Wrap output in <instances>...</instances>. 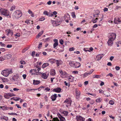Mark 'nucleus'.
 <instances>
[{
    "label": "nucleus",
    "instance_id": "nucleus-32",
    "mask_svg": "<svg viewBox=\"0 0 121 121\" xmlns=\"http://www.w3.org/2000/svg\"><path fill=\"white\" fill-rule=\"evenodd\" d=\"M50 74L51 75H54L55 74V70L53 69L51 71Z\"/></svg>",
    "mask_w": 121,
    "mask_h": 121
},
{
    "label": "nucleus",
    "instance_id": "nucleus-23",
    "mask_svg": "<svg viewBox=\"0 0 121 121\" xmlns=\"http://www.w3.org/2000/svg\"><path fill=\"white\" fill-rule=\"evenodd\" d=\"M43 31H42L39 33L38 34V35L36 37L37 38H38L40 37L43 34Z\"/></svg>",
    "mask_w": 121,
    "mask_h": 121
},
{
    "label": "nucleus",
    "instance_id": "nucleus-38",
    "mask_svg": "<svg viewBox=\"0 0 121 121\" xmlns=\"http://www.w3.org/2000/svg\"><path fill=\"white\" fill-rule=\"evenodd\" d=\"M69 64L72 67L73 66V65H74V62L73 61H70L69 62Z\"/></svg>",
    "mask_w": 121,
    "mask_h": 121
},
{
    "label": "nucleus",
    "instance_id": "nucleus-35",
    "mask_svg": "<svg viewBox=\"0 0 121 121\" xmlns=\"http://www.w3.org/2000/svg\"><path fill=\"white\" fill-rule=\"evenodd\" d=\"M55 120L56 121H60L58 119L57 117H55L54 118L52 121L50 120L49 121H54V120Z\"/></svg>",
    "mask_w": 121,
    "mask_h": 121
},
{
    "label": "nucleus",
    "instance_id": "nucleus-52",
    "mask_svg": "<svg viewBox=\"0 0 121 121\" xmlns=\"http://www.w3.org/2000/svg\"><path fill=\"white\" fill-rule=\"evenodd\" d=\"M59 72H60V74H61V75L62 76L63 75L64 73V72H63L62 70H59Z\"/></svg>",
    "mask_w": 121,
    "mask_h": 121
},
{
    "label": "nucleus",
    "instance_id": "nucleus-41",
    "mask_svg": "<svg viewBox=\"0 0 121 121\" xmlns=\"http://www.w3.org/2000/svg\"><path fill=\"white\" fill-rule=\"evenodd\" d=\"M8 94L9 95V97L12 96H15V95H14L13 93H8Z\"/></svg>",
    "mask_w": 121,
    "mask_h": 121
},
{
    "label": "nucleus",
    "instance_id": "nucleus-14",
    "mask_svg": "<svg viewBox=\"0 0 121 121\" xmlns=\"http://www.w3.org/2000/svg\"><path fill=\"white\" fill-rule=\"evenodd\" d=\"M57 97V95L56 94H55L51 96V98L52 101H54L56 100Z\"/></svg>",
    "mask_w": 121,
    "mask_h": 121
},
{
    "label": "nucleus",
    "instance_id": "nucleus-44",
    "mask_svg": "<svg viewBox=\"0 0 121 121\" xmlns=\"http://www.w3.org/2000/svg\"><path fill=\"white\" fill-rule=\"evenodd\" d=\"M1 118L4 119L6 121H7L8 120V118L7 117H1Z\"/></svg>",
    "mask_w": 121,
    "mask_h": 121
},
{
    "label": "nucleus",
    "instance_id": "nucleus-10",
    "mask_svg": "<svg viewBox=\"0 0 121 121\" xmlns=\"http://www.w3.org/2000/svg\"><path fill=\"white\" fill-rule=\"evenodd\" d=\"M103 56L104 55L103 54H99L96 56V59L98 60H99L102 58Z\"/></svg>",
    "mask_w": 121,
    "mask_h": 121
},
{
    "label": "nucleus",
    "instance_id": "nucleus-49",
    "mask_svg": "<svg viewBox=\"0 0 121 121\" xmlns=\"http://www.w3.org/2000/svg\"><path fill=\"white\" fill-rule=\"evenodd\" d=\"M91 22H93V23H95L97 22V21L94 18H93L91 20Z\"/></svg>",
    "mask_w": 121,
    "mask_h": 121
},
{
    "label": "nucleus",
    "instance_id": "nucleus-36",
    "mask_svg": "<svg viewBox=\"0 0 121 121\" xmlns=\"http://www.w3.org/2000/svg\"><path fill=\"white\" fill-rule=\"evenodd\" d=\"M89 75L90 74L88 73H86L84 74L83 78H85Z\"/></svg>",
    "mask_w": 121,
    "mask_h": 121
},
{
    "label": "nucleus",
    "instance_id": "nucleus-4",
    "mask_svg": "<svg viewBox=\"0 0 121 121\" xmlns=\"http://www.w3.org/2000/svg\"><path fill=\"white\" fill-rule=\"evenodd\" d=\"M2 14L5 16L9 15V12L8 11L4 9L2 10L1 12Z\"/></svg>",
    "mask_w": 121,
    "mask_h": 121
},
{
    "label": "nucleus",
    "instance_id": "nucleus-59",
    "mask_svg": "<svg viewBox=\"0 0 121 121\" xmlns=\"http://www.w3.org/2000/svg\"><path fill=\"white\" fill-rule=\"evenodd\" d=\"M8 114L10 115H17V114L15 113H9Z\"/></svg>",
    "mask_w": 121,
    "mask_h": 121
},
{
    "label": "nucleus",
    "instance_id": "nucleus-17",
    "mask_svg": "<svg viewBox=\"0 0 121 121\" xmlns=\"http://www.w3.org/2000/svg\"><path fill=\"white\" fill-rule=\"evenodd\" d=\"M64 103H67L68 105H71V102L70 99H67L64 101Z\"/></svg>",
    "mask_w": 121,
    "mask_h": 121
},
{
    "label": "nucleus",
    "instance_id": "nucleus-61",
    "mask_svg": "<svg viewBox=\"0 0 121 121\" xmlns=\"http://www.w3.org/2000/svg\"><path fill=\"white\" fill-rule=\"evenodd\" d=\"M60 43L62 45L64 43L62 39H61L60 40Z\"/></svg>",
    "mask_w": 121,
    "mask_h": 121
},
{
    "label": "nucleus",
    "instance_id": "nucleus-30",
    "mask_svg": "<svg viewBox=\"0 0 121 121\" xmlns=\"http://www.w3.org/2000/svg\"><path fill=\"white\" fill-rule=\"evenodd\" d=\"M0 108H2V109L3 110H7V107L5 106H0Z\"/></svg>",
    "mask_w": 121,
    "mask_h": 121
},
{
    "label": "nucleus",
    "instance_id": "nucleus-2",
    "mask_svg": "<svg viewBox=\"0 0 121 121\" xmlns=\"http://www.w3.org/2000/svg\"><path fill=\"white\" fill-rule=\"evenodd\" d=\"M13 73L12 70L9 69H5L2 71L1 73V74L5 77H7L9 74Z\"/></svg>",
    "mask_w": 121,
    "mask_h": 121
},
{
    "label": "nucleus",
    "instance_id": "nucleus-21",
    "mask_svg": "<svg viewBox=\"0 0 121 121\" xmlns=\"http://www.w3.org/2000/svg\"><path fill=\"white\" fill-rule=\"evenodd\" d=\"M41 77L43 78L46 79L47 78L48 76L47 75L46 73H43L42 74Z\"/></svg>",
    "mask_w": 121,
    "mask_h": 121
},
{
    "label": "nucleus",
    "instance_id": "nucleus-16",
    "mask_svg": "<svg viewBox=\"0 0 121 121\" xmlns=\"http://www.w3.org/2000/svg\"><path fill=\"white\" fill-rule=\"evenodd\" d=\"M56 64L57 67H58L60 65L62 64V61L60 60H56Z\"/></svg>",
    "mask_w": 121,
    "mask_h": 121
},
{
    "label": "nucleus",
    "instance_id": "nucleus-24",
    "mask_svg": "<svg viewBox=\"0 0 121 121\" xmlns=\"http://www.w3.org/2000/svg\"><path fill=\"white\" fill-rule=\"evenodd\" d=\"M4 56L5 57H6L8 59H10L12 56V55L10 54H8L5 55Z\"/></svg>",
    "mask_w": 121,
    "mask_h": 121
},
{
    "label": "nucleus",
    "instance_id": "nucleus-9",
    "mask_svg": "<svg viewBox=\"0 0 121 121\" xmlns=\"http://www.w3.org/2000/svg\"><path fill=\"white\" fill-rule=\"evenodd\" d=\"M76 119L77 121H84L85 120V118L80 116H77Z\"/></svg>",
    "mask_w": 121,
    "mask_h": 121
},
{
    "label": "nucleus",
    "instance_id": "nucleus-29",
    "mask_svg": "<svg viewBox=\"0 0 121 121\" xmlns=\"http://www.w3.org/2000/svg\"><path fill=\"white\" fill-rule=\"evenodd\" d=\"M73 77H72V76H69L68 79L69 81L71 82H72L73 81Z\"/></svg>",
    "mask_w": 121,
    "mask_h": 121
},
{
    "label": "nucleus",
    "instance_id": "nucleus-45",
    "mask_svg": "<svg viewBox=\"0 0 121 121\" xmlns=\"http://www.w3.org/2000/svg\"><path fill=\"white\" fill-rule=\"evenodd\" d=\"M109 103L110 104L112 105L114 104V102L112 100H110L109 101Z\"/></svg>",
    "mask_w": 121,
    "mask_h": 121
},
{
    "label": "nucleus",
    "instance_id": "nucleus-60",
    "mask_svg": "<svg viewBox=\"0 0 121 121\" xmlns=\"http://www.w3.org/2000/svg\"><path fill=\"white\" fill-rule=\"evenodd\" d=\"M0 51L2 52H4L5 51V49L4 48H0Z\"/></svg>",
    "mask_w": 121,
    "mask_h": 121
},
{
    "label": "nucleus",
    "instance_id": "nucleus-19",
    "mask_svg": "<svg viewBox=\"0 0 121 121\" xmlns=\"http://www.w3.org/2000/svg\"><path fill=\"white\" fill-rule=\"evenodd\" d=\"M104 94L107 97H108L110 96V95L109 92L108 91H104L103 92Z\"/></svg>",
    "mask_w": 121,
    "mask_h": 121
},
{
    "label": "nucleus",
    "instance_id": "nucleus-27",
    "mask_svg": "<svg viewBox=\"0 0 121 121\" xmlns=\"http://www.w3.org/2000/svg\"><path fill=\"white\" fill-rule=\"evenodd\" d=\"M76 96H78L80 95V92L79 90H77L76 91Z\"/></svg>",
    "mask_w": 121,
    "mask_h": 121
},
{
    "label": "nucleus",
    "instance_id": "nucleus-54",
    "mask_svg": "<svg viewBox=\"0 0 121 121\" xmlns=\"http://www.w3.org/2000/svg\"><path fill=\"white\" fill-rule=\"evenodd\" d=\"M20 62L21 64H25L26 63L25 61L23 60H21Z\"/></svg>",
    "mask_w": 121,
    "mask_h": 121
},
{
    "label": "nucleus",
    "instance_id": "nucleus-5",
    "mask_svg": "<svg viewBox=\"0 0 121 121\" xmlns=\"http://www.w3.org/2000/svg\"><path fill=\"white\" fill-rule=\"evenodd\" d=\"M64 17L65 21L67 23H68L69 22V20L70 19V16L69 14L68 13L65 14L64 16Z\"/></svg>",
    "mask_w": 121,
    "mask_h": 121
},
{
    "label": "nucleus",
    "instance_id": "nucleus-53",
    "mask_svg": "<svg viewBox=\"0 0 121 121\" xmlns=\"http://www.w3.org/2000/svg\"><path fill=\"white\" fill-rule=\"evenodd\" d=\"M53 15L52 13H51L50 12H49L47 16H51V17H52Z\"/></svg>",
    "mask_w": 121,
    "mask_h": 121
},
{
    "label": "nucleus",
    "instance_id": "nucleus-28",
    "mask_svg": "<svg viewBox=\"0 0 121 121\" xmlns=\"http://www.w3.org/2000/svg\"><path fill=\"white\" fill-rule=\"evenodd\" d=\"M28 13L29 14H31V16L32 17H34V15L33 12L31 11L30 10H29Z\"/></svg>",
    "mask_w": 121,
    "mask_h": 121
},
{
    "label": "nucleus",
    "instance_id": "nucleus-33",
    "mask_svg": "<svg viewBox=\"0 0 121 121\" xmlns=\"http://www.w3.org/2000/svg\"><path fill=\"white\" fill-rule=\"evenodd\" d=\"M71 15L73 18H75L76 16L75 14V12H72L71 13Z\"/></svg>",
    "mask_w": 121,
    "mask_h": 121
},
{
    "label": "nucleus",
    "instance_id": "nucleus-63",
    "mask_svg": "<svg viewBox=\"0 0 121 121\" xmlns=\"http://www.w3.org/2000/svg\"><path fill=\"white\" fill-rule=\"evenodd\" d=\"M90 103L91 104H93L94 103V101L93 100H92L90 102Z\"/></svg>",
    "mask_w": 121,
    "mask_h": 121
},
{
    "label": "nucleus",
    "instance_id": "nucleus-42",
    "mask_svg": "<svg viewBox=\"0 0 121 121\" xmlns=\"http://www.w3.org/2000/svg\"><path fill=\"white\" fill-rule=\"evenodd\" d=\"M15 6L14 5L11 8L10 11H13V10L15 9Z\"/></svg>",
    "mask_w": 121,
    "mask_h": 121
},
{
    "label": "nucleus",
    "instance_id": "nucleus-1",
    "mask_svg": "<svg viewBox=\"0 0 121 121\" xmlns=\"http://www.w3.org/2000/svg\"><path fill=\"white\" fill-rule=\"evenodd\" d=\"M22 15V13L20 10H17L13 13L12 17L14 19H17L21 17Z\"/></svg>",
    "mask_w": 121,
    "mask_h": 121
},
{
    "label": "nucleus",
    "instance_id": "nucleus-31",
    "mask_svg": "<svg viewBox=\"0 0 121 121\" xmlns=\"http://www.w3.org/2000/svg\"><path fill=\"white\" fill-rule=\"evenodd\" d=\"M62 76L64 78H67L68 76V74L66 72H64V73Z\"/></svg>",
    "mask_w": 121,
    "mask_h": 121
},
{
    "label": "nucleus",
    "instance_id": "nucleus-26",
    "mask_svg": "<svg viewBox=\"0 0 121 121\" xmlns=\"http://www.w3.org/2000/svg\"><path fill=\"white\" fill-rule=\"evenodd\" d=\"M62 113L64 114V115L66 116H67L68 114V112L66 111H64Z\"/></svg>",
    "mask_w": 121,
    "mask_h": 121
},
{
    "label": "nucleus",
    "instance_id": "nucleus-51",
    "mask_svg": "<svg viewBox=\"0 0 121 121\" xmlns=\"http://www.w3.org/2000/svg\"><path fill=\"white\" fill-rule=\"evenodd\" d=\"M62 118L60 119V121H65V119L63 117H62Z\"/></svg>",
    "mask_w": 121,
    "mask_h": 121
},
{
    "label": "nucleus",
    "instance_id": "nucleus-22",
    "mask_svg": "<svg viewBox=\"0 0 121 121\" xmlns=\"http://www.w3.org/2000/svg\"><path fill=\"white\" fill-rule=\"evenodd\" d=\"M56 60L55 59H51L48 60V62L52 64L55 63Z\"/></svg>",
    "mask_w": 121,
    "mask_h": 121
},
{
    "label": "nucleus",
    "instance_id": "nucleus-46",
    "mask_svg": "<svg viewBox=\"0 0 121 121\" xmlns=\"http://www.w3.org/2000/svg\"><path fill=\"white\" fill-rule=\"evenodd\" d=\"M5 59V57H0V61H4Z\"/></svg>",
    "mask_w": 121,
    "mask_h": 121
},
{
    "label": "nucleus",
    "instance_id": "nucleus-43",
    "mask_svg": "<svg viewBox=\"0 0 121 121\" xmlns=\"http://www.w3.org/2000/svg\"><path fill=\"white\" fill-rule=\"evenodd\" d=\"M79 64V63H74V65H73V66H72V67H73L74 68H77V67H79V66H76V65L77 64Z\"/></svg>",
    "mask_w": 121,
    "mask_h": 121
},
{
    "label": "nucleus",
    "instance_id": "nucleus-56",
    "mask_svg": "<svg viewBox=\"0 0 121 121\" xmlns=\"http://www.w3.org/2000/svg\"><path fill=\"white\" fill-rule=\"evenodd\" d=\"M45 19V18L44 17H42L39 19V21H43Z\"/></svg>",
    "mask_w": 121,
    "mask_h": 121
},
{
    "label": "nucleus",
    "instance_id": "nucleus-6",
    "mask_svg": "<svg viewBox=\"0 0 121 121\" xmlns=\"http://www.w3.org/2000/svg\"><path fill=\"white\" fill-rule=\"evenodd\" d=\"M114 22L116 24H119L121 22V17L115 18L114 20Z\"/></svg>",
    "mask_w": 121,
    "mask_h": 121
},
{
    "label": "nucleus",
    "instance_id": "nucleus-8",
    "mask_svg": "<svg viewBox=\"0 0 121 121\" xmlns=\"http://www.w3.org/2000/svg\"><path fill=\"white\" fill-rule=\"evenodd\" d=\"M116 35L114 33H111L110 36H109V38L114 40L116 38Z\"/></svg>",
    "mask_w": 121,
    "mask_h": 121
},
{
    "label": "nucleus",
    "instance_id": "nucleus-64",
    "mask_svg": "<svg viewBox=\"0 0 121 121\" xmlns=\"http://www.w3.org/2000/svg\"><path fill=\"white\" fill-rule=\"evenodd\" d=\"M115 69L117 70H118L120 69V68L119 66H116L115 67Z\"/></svg>",
    "mask_w": 121,
    "mask_h": 121
},
{
    "label": "nucleus",
    "instance_id": "nucleus-12",
    "mask_svg": "<svg viewBox=\"0 0 121 121\" xmlns=\"http://www.w3.org/2000/svg\"><path fill=\"white\" fill-rule=\"evenodd\" d=\"M53 40L54 42H55L53 45V48H55L58 45V43L57 39H54Z\"/></svg>",
    "mask_w": 121,
    "mask_h": 121
},
{
    "label": "nucleus",
    "instance_id": "nucleus-37",
    "mask_svg": "<svg viewBox=\"0 0 121 121\" xmlns=\"http://www.w3.org/2000/svg\"><path fill=\"white\" fill-rule=\"evenodd\" d=\"M102 100V99L100 98H99L96 99V101L97 102H101Z\"/></svg>",
    "mask_w": 121,
    "mask_h": 121
},
{
    "label": "nucleus",
    "instance_id": "nucleus-3",
    "mask_svg": "<svg viewBox=\"0 0 121 121\" xmlns=\"http://www.w3.org/2000/svg\"><path fill=\"white\" fill-rule=\"evenodd\" d=\"M61 21L60 20H59L58 19H57L56 21H53L52 23L54 26H56L60 25V24L61 23Z\"/></svg>",
    "mask_w": 121,
    "mask_h": 121
},
{
    "label": "nucleus",
    "instance_id": "nucleus-57",
    "mask_svg": "<svg viewBox=\"0 0 121 121\" xmlns=\"http://www.w3.org/2000/svg\"><path fill=\"white\" fill-rule=\"evenodd\" d=\"M113 76V75L111 73H110L108 74L107 75V76H110V77H112Z\"/></svg>",
    "mask_w": 121,
    "mask_h": 121
},
{
    "label": "nucleus",
    "instance_id": "nucleus-25",
    "mask_svg": "<svg viewBox=\"0 0 121 121\" xmlns=\"http://www.w3.org/2000/svg\"><path fill=\"white\" fill-rule=\"evenodd\" d=\"M49 65V63H44L42 65V67L43 68H44L48 66Z\"/></svg>",
    "mask_w": 121,
    "mask_h": 121
},
{
    "label": "nucleus",
    "instance_id": "nucleus-15",
    "mask_svg": "<svg viewBox=\"0 0 121 121\" xmlns=\"http://www.w3.org/2000/svg\"><path fill=\"white\" fill-rule=\"evenodd\" d=\"M36 69H33V71H34L36 73H38L40 70L41 69L39 67V66H36Z\"/></svg>",
    "mask_w": 121,
    "mask_h": 121
},
{
    "label": "nucleus",
    "instance_id": "nucleus-34",
    "mask_svg": "<svg viewBox=\"0 0 121 121\" xmlns=\"http://www.w3.org/2000/svg\"><path fill=\"white\" fill-rule=\"evenodd\" d=\"M97 13H95V14H94L93 15V16L94 17H97V15H98L99 13V11H97Z\"/></svg>",
    "mask_w": 121,
    "mask_h": 121
},
{
    "label": "nucleus",
    "instance_id": "nucleus-55",
    "mask_svg": "<svg viewBox=\"0 0 121 121\" xmlns=\"http://www.w3.org/2000/svg\"><path fill=\"white\" fill-rule=\"evenodd\" d=\"M74 48L73 47L70 48L69 49V51H74Z\"/></svg>",
    "mask_w": 121,
    "mask_h": 121
},
{
    "label": "nucleus",
    "instance_id": "nucleus-50",
    "mask_svg": "<svg viewBox=\"0 0 121 121\" xmlns=\"http://www.w3.org/2000/svg\"><path fill=\"white\" fill-rule=\"evenodd\" d=\"M48 13L49 12H48L47 11H45L43 12V14L44 15H46L47 16L48 14Z\"/></svg>",
    "mask_w": 121,
    "mask_h": 121
},
{
    "label": "nucleus",
    "instance_id": "nucleus-58",
    "mask_svg": "<svg viewBox=\"0 0 121 121\" xmlns=\"http://www.w3.org/2000/svg\"><path fill=\"white\" fill-rule=\"evenodd\" d=\"M42 43H40L39 45V47H38V48L39 49H40V48H41V47H42Z\"/></svg>",
    "mask_w": 121,
    "mask_h": 121
},
{
    "label": "nucleus",
    "instance_id": "nucleus-18",
    "mask_svg": "<svg viewBox=\"0 0 121 121\" xmlns=\"http://www.w3.org/2000/svg\"><path fill=\"white\" fill-rule=\"evenodd\" d=\"M19 77L17 75L14 76L12 78L14 81H17L18 80Z\"/></svg>",
    "mask_w": 121,
    "mask_h": 121
},
{
    "label": "nucleus",
    "instance_id": "nucleus-62",
    "mask_svg": "<svg viewBox=\"0 0 121 121\" xmlns=\"http://www.w3.org/2000/svg\"><path fill=\"white\" fill-rule=\"evenodd\" d=\"M13 109V107H7V110H9V109L12 110Z\"/></svg>",
    "mask_w": 121,
    "mask_h": 121
},
{
    "label": "nucleus",
    "instance_id": "nucleus-40",
    "mask_svg": "<svg viewBox=\"0 0 121 121\" xmlns=\"http://www.w3.org/2000/svg\"><path fill=\"white\" fill-rule=\"evenodd\" d=\"M4 97L5 98L8 99L9 98V96L8 93H7L4 95Z\"/></svg>",
    "mask_w": 121,
    "mask_h": 121
},
{
    "label": "nucleus",
    "instance_id": "nucleus-39",
    "mask_svg": "<svg viewBox=\"0 0 121 121\" xmlns=\"http://www.w3.org/2000/svg\"><path fill=\"white\" fill-rule=\"evenodd\" d=\"M100 77V76L98 75H95L93 76L94 78H99Z\"/></svg>",
    "mask_w": 121,
    "mask_h": 121
},
{
    "label": "nucleus",
    "instance_id": "nucleus-7",
    "mask_svg": "<svg viewBox=\"0 0 121 121\" xmlns=\"http://www.w3.org/2000/svg\"><path fill=\"white\" fill-rule=\"evenodd\" d=\"M5 32L6 33V35L8 36L10 35L12 36L13 34V31L10 29H7L5 30Z\"/></svg>",
    "mask_w": 121,
    "mask_h": 121
},
{
    "label": "nucleus",
    "instance_id": "nucleus-11",
    "mask_svg": "<svg viewBox=\"0 0 121 121\" xmlns=\"http://www.w3.org/2000/svg\"><path fill=\"white\" fill-rule=\"evenodd\" d=\"M114 40H112V39L109 38L108 42H107V43L108 45H111L113 43V41Z\"/></svg>",
    "mask_w": 121,
    "mask_h": 121
},
{
    "label": "nucleus",
    "instance_id": "nucleus-13",
    "mask_svg": "<svg viewBox=\"0 0 121 121\" xmlns=\"http://www.w3.org/2000/svg\"><path fill=\"white\" fill-rule=\"evenodd\" d=\"M61 90V89L60 87H57L56 88H54L53 91L59 93L60 91Z\"/></svg>",
    "mask_w": 121,
    "mask_h": 121
},
{
    "label": "nucleus",
    "instance_id": "nucleus-20",
    "mask_svg": "<svg viewBox=\"0 0 121 121\" xmlns=\"http://www.w3.org/2000/svg\"><path fill=\"white\" fill-rule=\"evenodd\" d=\"M33 84L34 85H37L39 84L40 83V81L38 80H34L33 81Z\"/></svg>",
    "mask_w": 121,
    "mask_h": 121
},
{
    "label": "nucleus",
    "instance_id": "nucleus-48",
    "mask_svg": "<svg viewBox=\"0 0 121 121\" xmlns=\"http://www.w3.org/2000/svg\"><path fill=\"white\" fill-rule=\"evenodd\" d=\"M35 89H26V91H31L32 90H35Z\"/></svg>",
    "mask_w": 121,
    "mask_h": 121
},
{
    "label": "nucleus",
    "instance_id": "nucleus-47",
    "mask_svg": "<svg viewBox=\"0 0 121 121\" xmlns=\"http://www.w3.org/2000/svg\"><path fill=\"white\" fill-rule=\"evenodd\" d=\"M13 98L14 99L13 100L15 101H18L20 99L19 98L17 97H14Z\"/></svg>",
    "mask_w": 121,
    "mask_h": 121
}]
</instances>
